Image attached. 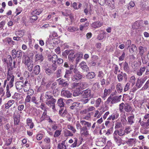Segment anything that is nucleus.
I'll list each match as a JSON object with an SVG mask.
<instances>
[{"label":"nucleus","mask_w":149,"mask_h":149,"mask_svg":"<svg viewBox=\"0 0 149 149\" xmlns=\"http://www.w3.org/2000/svg\"><path fill=\"white\" fill-rule=\"evenodd\" d=\"M124 130L122 129H119L115 131L113 133V139L116 143L118 144H120L121 142L120 137L118 136V135L120 136H122L125 135Z\"/></svg>","instance_id":"obj_1"},{"label":"nucleus","mask_w":149,"mask_h":149,"mask_svg":"<svg viewBox=\"0 0 149 149\" xmlns=\"http://www.w3.org/2000/svg\"><path fill=\"white\" fill-rule=\"evenodd\" d=\"M86 84L85 82H74L72 84V88L76 90L80 91V90L84 89L86 87Z\"/></svg>","instance_id":"obj_2"},{"label":"nucleus","mask_w":149,"mask_h":149,"mask_svg":"<svg viewBox=\"0 0 149 149\" xmlns=\"http://www.w3.org/2000/svg\"><path fill=\"white\" fill-rule=\"evenodd\" d=\"M15 77H12L10 78H7V79L5 80L4 82L3 87H5L7 83L6 88H10L13 86V83L14 81Z\"/></svg>","instance_id":"obj_3"},{"label":"nucleus","mask_w":149,"mask_h":149,"mask_svg":"<svg viewBox=\"0 0 149 149\" xmlns=\"http://www.w3.org/2000/svg\"><path fill=\"white\" fill-rule=\"evenodd\" d=\"M88 111L87 109H86L81 111L80 112V113L83 115L82 116L83 119L87 120H89L91 119V113H88Z\"/></svg>","instance_id":"obj_4"},{"label":"nucleus","mask_w":149,"mask_h":149,"mask_svg":"<svg viewBox=\"0 0 149 149\" xmlns=\"http://www.w3.org/2000/svg\"><path fill=\"white\" fill-rule=\"evenodd\" d=\"M144 82V81L143 80H141L138 79L136 81L135 86L132 89V91L134 92L137 89L140 88Z\"/></svg>","instance_id":"obj_5"},{"label":"nucleus","mask_w":149,"mask_h":149,"mask_svg":"<svg viewBox=\"0 0 149 149\" xmlns=\"http://www.w3.org/2000/svg\"><path fill=\"white\" fill-rule=\"evenodd\" d=\"M61 94L62 96L67 98L71 97L72 95V93L69 91L66 90L64 88L62 89Z\"/></svg>","instance_id":"obj_6"},{"label":"nucleus","mask_w":149,"mask_h":149,"mask_svg":"<svg viewBox=\"0 0 149 149\" xmlns=\"http://www.w3.org/2000/svg\"><path fill=\"white\" fill-rule=\"evenodd\" d=\"M117 79L119 82L122 81L123 79L126 81L127 79V75L126 73L121 72L120 73L118 74Z\"/></svg>","instance_id":"obj_7"},{"label":"nucleus","mask_w":149,"mask_h":149,"mask_svg":"<svg viewBox=\"0 0 149 149\" xmlns=\"http://www.w3.org/2000/svg\"><path fill=\"white\" fill-rule=\"evenodd\" d=\"M12 56L13 58L16 57L21 58L22 56V52L20 50H19L16 51L15 49H13L12 51Z\"/></svg>","instance_id":"obj_8"},{"label":"nucleus","mask_w":149,"mask_h":149,"mask_svg":"<svg viewBox=\"0 0 149 149\" xmlns=\"http://www.w3.org/2000/svg\"><path fill=\"white\" fill-rule=\"evenodd\" d=\"M82 77L80 73H77L72 76L71 78L72 81L77 82L81 79L82 78Z\"/></svg>","instance_id":"obj_9"},{"label":"nucleus","mask_w":149,"mask_h":149,"mask_svg":"<svg viewBox=\"0 0 149 149\" xmlns=\"http://www.w3.org/2000/svg\"><path fill=\"white\" fill-rule=\"evenodd\" d=\"M80 123L83 126L82 127L86 128L87 129H89L91 126V123L86 121L84 120H81Z\"/></svg>","instance_id":"obj_10"},{"label":"nucleus","mask_w":149,"mask_h":149,"mask_svg":"<svg viewBox=\"0 0 149 149\" xmlns=\"http://www.w3.org/2000/svg\"><path fill=\"white\" fill-rule=\"evenodd\" d=\"M24 83L22 81H17L15 83V86L16 89L19 91L23 88Z\"/></svg>","instance_id":"obj_11"},{"label":"nucleus","mask_w":149,"mask_h":149,"mask_svg":"<svg viewBox=\"0 0 149 149\" xmlns=\"http://www.w3.org/2000/svg\"><path fill=\"white\" fill-rule=\"evenodd\" d=\"M103 25L102 23L99 21H96L92 23L91 24V27L94 29L99 28Z\"/></svg>","instance_id":"obj_12"},{"label":"nucleus","mask_w":149,"mask_h":149,"mask_svg":"<svg viewBox=\"0 0 149 149\" xmlns=\"http://www.w3.org/2000/svg\"><path fill=\"white\" fill-rule=\"evenodd\" d=\"M56 100L54 98L46 100L45 101L46 104L49 107H52V106L55 104Z\"/></svg>","instance_id":"obj_13"},{"label":"nucleus","mask_w":149,"mask_h":149,"mask_svg":"<svg viewBox=\"0 0 149 149\" xmlns=\"http://www.w3.org/2000/svg\"><path fill=\"white\" fill-rule=\"evenodd\" d=\"M80 133L82 136H87L89 135L88 129L86 128L82 127L80 130Z\"/></svg>","instance_id":"obj_14"},{"label":"nucleus","mask_w":149,"mask_h":149,"mask_svg":"<svg viewBox=\"0 0 149 149\" xmlns=\"http://www.w3.org/2000/svg\"><path fill=\"white\" fill-rule=\"evenodd\" d=\"M57 81H58L59 85L63 87L67 86L68 85L67 81H65L64 79L61 78H59Z\"/></svg>","instance_id":"obj_15"},{"label":"nucleus","mask_w":149,"mask_h":149,"mask_svg":"<svg viewBox=\"0 0 149 149\" xmlns=\"http://www.w3.org/2000/svg\"><path fill=\"white\" fill-rule=\"evenodd\" d=\"M30 85L29 82L27 79H26L25 81L23 86V90L25 92H27L28 90L30 88Z\"/></svg>","instance_id":"obj_16"},{"label":"nucleus","mask_w":149,"mask_h":149,"mask_svg":"<svg viewBox=\"0 0 149 149\" xmlns=\"http://www.w3.org/2000/svg\"><path fill=\"white\" fill-rule=\"evenodd\" d=\"M121 97L122 96L120 95L119 96H115L112 97V100L111 101V103L113 104L119 102L120 100Z\"/></svg>","instance_id":"obj_17"},{"label":"nucleus","mask_w":149,"mask_h":149,"mask_svg":"<svg viewBox=\"0 0 149 149\" xmlns=\"http://www.w3.org/2000/svg\"><path fill=\"white\" fill-rule=\"evenodd\" d=\"M91 90L88 89L83 91L82 96L84 98H86L89 97L91 95Z\"/></svg>","instance_id":"obj_18"},{"label":"nucleus","mask_w":149,"mask_h":149,"mask_svg":"<svg viewBox=\"0 0 149 149\" xmlns=\"http://www.w3.org/2000/svg\"><path fill=\"white\" fill-rule=\"evenodd\" d=\"M126 143L130 146H132L136 143V140L134 139H130L126 141Z\"/></svg>","instance_id":"obj_19"},{"label":"nucleus","mask_w":149,"mask_h":149,"mask_svg":"<svg viewBox=\"0 0 149 149\" xmlns=\"http://www.w3.org/2000/svg\"><path fill=\"white\" fill-rule=\"evenodd\" d=\"M81 68L85 71H87L88 70V68L85 62L82 61L80 64Z\"/></svg>","instance_id":"obj_20"},{"label":"nucleus","mask_w":149,"mask_h":149,"mask_svg":"<svg viewBox=\"0 0 149 149\" xmlns=\"http://www.w3.org/2000/svg\"><path fill=\"white\" fill-rule=\"evenodd\" d=\"M139 50L140 55L142 56L147 51V48L145 47L140 46L139 47Z\"/></svg>","instance_id":"obj_21"},{"label":"nucleus","mask_w":149,"mask_h":149,"mask_svg":"<svg viewBox=\"0 0 149 149\" xmlns=\"http://www.w3.org/2000/svg\"><path fill=\"white\" fill-rule=\"evenodd\" d=\"M26 124L28 126H29L30 129H32L34 127L33 123L32 122V119L28 118L26 119Z\"/></svg>","instance_id":"obj_22"},{"label":"nucleus","mask_w":149,"mask_h":149,"mask_svg":"<svg viewBox=\"0 0 149 149\" xmlns=\"http://www.w3.org/2000/svg\"><path fill=\"white\" fill-rule=\"evenodd\" d=\"M146 68V67L145 66L141 67L140 70L136 72V74L139 76L142 75L143 73L145 71Z\"/></svg>","instance_id":"obj_23"},{"label":"nucleus","mask_w":149,"mask_h":149,"mask_svg":"<svg viewBox=\"0 0 149 149\" xmlns=\"http://www.w3.org/2000/svg\"><path fill=\"white\" fill-rule=\"evenodd\" d=\"M116 88L118 93H121L123 90V88L121 84L120 83H118L116 85Z\"/></svg>","instance_id":"obj_24"},{"label":"nucleus","mask_w":149,"mask_h":149,"mask_svg":"<svg viewBox=\"0 0 149 149\" xmlns=\"http://www.w3.org/2000/svg\"><path fill=\"white\" fill-rule=\"evenodd\" d=\"M134 115L133 114H132L128 117L127 120L129 124L132 125L134 123Z\"/></svg>","instance_id":"obj_25"},{"label":"nucleus","mask_w":149,"mask_h":149,"mask_svg":"<svg viewBox=\"0 0 149 149\" xmlns=\"http://www.w3.org/2000/svg\"><path fill=\"white\" fill-rule=\"evenodd\" d=\"M48 116H49L47 115V111L45 110L43 113L42 116L40 118V121L41 122L45 120L46 118V119L47 118Z\"/></svg>","instance_id":"obj_26"},{"label":"nucleus","mask_w":149,"mask_h":149,"mask_svg":"<svg viewBox=\"0 0 149 149\" xmlns=\"http://www.w3.org/2000/svg\"><path fill=\"white\" fill-rule=\"evenodd\" d=\"M15 102L14 100H11L8 101L7 103L5 104V108L8 109L9 108L12 104H13Z\"/></svg>","instance_id":"obj_27"},{"label":"nucleus","mask_w":149,"mask_h":149,"mask_svg":"<svg viewBox=\"0 0 149 149\" xmlns=\"http://www.w3.org/2000/svg\"><path fill=\"white\" fill-rule=\"evenodd\" d=\"M45 97L47 100L52 99V93L51 91H48L46 92L45 93Z\"/></svg>","instance_id":"obj_28"},{"label":"nucleus","mask_w":149,"mask_h":149,"mask_svg":"<svg viewBox=\"0 0 149 149\" xmlns=\"http://www.w3.org/2000/svg\"><path fill=\"white\" fill-rule=\"evenodd\" d=\"M36 61H39L40 62H41L43 60V57L41 54H36L35 56Z\"/></svg>","instance_id":"obj_29"},{"label":"nucleus","mask_w":149,"mask_h":149,"mask_svg":"<svg viewBox=\"0 0 149 149\" xmlns=\"http://www.w3.org/2000/svg\"><path fill=\"white\" fill-rule=\"evenodd\" d=\"M32 62L30 60V58L28 56H26L23 59V62L25 65Z\"/></svg>","instance_id":"obj_30"},{"label":"nucleus","mask_w":149,"mask_h":149,"mask_svg":"<svg viewBox=\"0 0 149 149\" xmlns=\"http://www.w3.org/2000/svg\"><path fill=\"white\" fill-rule=\"evenodd\" d=\"M63 99L60 98L58 100L57 104L60 107H63L64 106V103L63 101Z\"/></svg>","instance_id":"obj_31"},{"label":"nucleus","mask_w":149,"mask_h":149,"mask_svg":"<svg viewBox=\"0 0 149 149\" xmlns=\"http://www.w3.org/2000/svg\"><path fill=\"white\" fill-rule=\"evenodd\" d=\"M40 71V66L38 65H36L34 68V73L36 75H38Z\"/></svg>","instance_id":"obj_32"},{"label":"nucleus","mask_w":149,"mask_h":149,"mask_svg":"<svg viewBox=\"0 0 149 149\" xmlns=\"http://www.w3.org/2000/svg\"><path fill=\"white\" fill-rule=\"evenodd\" d=\"M42 9H37L34 10L33 11H32L31 14L32 15H38L42 13Z\"/></svg>","instance_id":"obj_33"},{"label":"nucleus","mask_w":149,"mask_h":149,"mask_svg":"<svg viewBox=\"0 0 149 149\" xmlns=\"http://www.w3.org/2000/svg\"><path fill=\"white\" fill-rule=\"evenodd\" d=\"M13 68L10 67V68H9L8 69V73L7 76V78H10V77H14V76L12 74V70Z\"/></svg>","instance_id":"obj_34"},{"label":"nucleus","mask_w":149,"mask_h":149,"mask_svg":"<svg viewBox=\"0 0 149 149\" xmlns=\"http://www.w3.org/2000/svg\"><path fill=\"white\" fill-rule=\"evenodd\" d=\"M67 113V111L65 110H64L63 109L61 108L59 110V113L62 117H64L66 115Z\"/></svg>","instance_id":"obj_35"},{"label":"nucleus","mask_w":149,"mask_h":149,"mask_svg":"<svg viewBox=\"0 0 149 149\" xmlns=\"http://www.w3.org/2000/svg\"><path fill=\"white\" fill-rule=\"evenodd\" d=\"M21 113V111H15L13 114V118L20 119V114Z\"/></svg>","instance_id":"obj_36"},{"label":"nucleus","mask_w":149,"mask_h":149,"mask_svg":"<svg viewBox=\"0 0 149 149\" xmlns=\"http://www.w3.org/2000/svg\"><path fill=\"white\" fill-rule=\"evenodd\" d=\"M123 69L124 71L128 72L130 71V68L128 66V64L126 62H125L123 65Z\"/></svg>","instance_id":"obj_37"},{"label":"nucleus","mask_w":149,"mask_h":149,"mask_svg":"<svg viewBox=\"0 0 149 149\" xmlns=\"http://www.w3.org/2000/svg\"><path fill=\"white\" fill-rule=\"evenodd\" d=\"M95 76V73L93 72H89L86 75L87 78L88 79H92Z\"/></svg>","instance_id":"obj_38"},{"label":"nucleus","mask_w":149,"mask_h":149,"mask_svg":"<svg viewBox=\"0 0 149 149\" xmlns=\"http://www.w3.org/2000/svg\"><path fill=\"white\" fill-rule=\"evenodd\" d=\"M64 135L65 136H73V134L67 129H65L64 130Z\"/></svg>","instance_id":"obj_39"},{"label":"nucleus","mask_w":149,"mask_h":149,"mask_svg":"<svg viewBox=\"0 0 149 149\" xmlns=\"http://www.w3.org/2000/svg\"><path fill=\"white\" fill-rule=\"evenodd\" d=\"M16 35L19 38L22 37L24 34V31L23 30L18 31L16 32Z\"/></svg>","instance_id":"obj_40"},{"label":"nucleus","mask_w":149,"mask_h":149,"mask_svg":"<svg viewBox=\"0 0 149 149\" xmlns=\"http://www.w3.org/2000/svg\"><path fill=\"white\" fill-rule=\"evenodd\" d=\"M62 15L65 16H68L70 15L71 14L70 10H65L64 11L62 12Z\"/></svg>","instance_id":"obj_41"},{"label":"nucleus","mask_w":149,"mask_h":149,"mask_svg":"<svg viewBox=\"0 0 149 149\" xmlns=\"http://www.w3.org/2000/svg\"><path fill=\"white\" fill-rule=\"evenodd\" d=\"M102 102V99L100 98H99L95 101V106L96 107H98Z\"/></svg>","instance_id":"obj_42"},{"label":"nucleus","mask_w":149,"mask_h":149,"mask_svg":"<svg viewBox=\"0 0 149 149\" xmlns=\"http://www.w3.org/2000/svg\"><path fill=\"white\" fill-rule=\"evenodd\" d=\"M89 24V23L88 22H86L85 24L84 25L81 24L80 26V30L81 31H82L84 28L88 26Z\"/></svg>","instance_id":"obj_43"},{"label":"nucleus","mask_w":149,"mask_h":149,"mask_svg":"<svg viewBox=\"0 0 149 149\" xmlns=\"http://www.w3.org/2000/svg\"><path fill=\"white\" fill-rule=\"evenodd\" d=\"M112 118V120H114L117 119L119 116V114L117 113H114L111 115Z\"/></svg>","instance_id":"obj_44"},{"label":"nucleus","mask_w":149,"mask_h":149,"mask_svg":"<svg viewBox=\"0 0 149 149\" xmlns=\"http://www.w3.org/2000/svg\"><path fill=\"white\" fill-rule=\"evenodd\" d=\"M57 56L54 54L53 55L52 57L50 59V61H51L52 63H53V64H55L56 63V62L57 61Z\"/></svg>","instance_id":"obj_45"},{"label":"nucleus","mask_w":149,"mask_h":149,"mask_svg":"<svg viewBox=\"0 0 149 149\" xmlns=\"http://www.w3.org/2000/svg\"><path fill=\"white\" fill-rule=\"evenodd\" d=\"M143 23V22L142 21L138 20L136 21L134 23L135 25L137 26V27L136 28L137 29L139 28V27H140Z\"/></svg>","instance_id":"obj_46"},{"label":"nucleus","mask_w":149,"mask_h":149,"mask_svg":"<svg viewBox=\"0 0 149 149\" xmlns=\"http://www.w3.org/2000/svg\"><path fill=\"white\" fill-rule=\"evenodd\" d=\"M57 148L58 149H66V146L63 143L58 144Z\"/></svg>","instance_id":"obj_47"},{"label":"nucleus","mask_w":149,"mask_h":149,"mask_svg":"<svg viewBox=\"0 0 149 149\" xmlns=\"http://www.w3.org/2000/svg\"><path fill=\"white\" fill-rule=\"evenodd\" d=\"M33 62H32L26 65L27 66V68L30 71H31L32 70L33 67Z\"/></svg>","instance_id":"obj_48"},{"label":"nucleus","mask_w":149,"mask_h":149,"mask_svg":"<svg viewBox=\"0 0 149 149\" xmlns=\"http://www.w3.org/2000/svg\"><path fill=\"white\" fill-rule=\"evenodd\" d=\"M132 110L131 107L128 104H126L125 106L124 110L127 112L130 111Z\"/></svg>","instance_id":"obj_49"},{"label":"nucleus","mask_w":149,"mask_h":149,"mask_svg":"<svg viewBox=\"0 0 149 149\" xmlns=\"http://www.w3.org/2000/svg\"><path fill=\"white\" fill-rule=\"evenodd\" d=\"M136 49L137 48L136 46L134 44H132L130 46V49L129 50L130 52H134L136 50Z\"/></svg>","instance_id":"obj_50"},{"label":"nucleus","mask_w":149,"mask_h":149,"mask_svg":"<svg viewBox=\"0 0 149 149\" xmlns=\"http://www.w3.org/2000/svg\"><path fill=\"white\" fill-rule=\"evenodd\" d=\"M34 47L35 49L38 50L39 51L42 52L43 51V49L42 47H40L38 44H35Z\"/></svg>","instance_id":"obj_51"},{"label":"nucleus","mask_w":149,"mask_h":149,"mask_svg":"<svg viewBox=\"0 0 149 149\" xmlns=\"http://www.w3.org/2000/svg\"><path fill=\"white\" fill-rule=\"evenodd\" d=\"M101 114L102 113H101L100 112L99 113V111L98 110H96L95 111L94 117H96L97 118H99L101 117Z\"/></svg>","instance_id":"obj_52"},{"label":"nucleus","mask_w":149,"mask_h":149,"mask_svg":"<svg viewBox=\"0 0 149 149\" xmlns=\"http://www.w3.org/2000/svg\"><path fill=\"white\" fill-rule=\"evenodd\" d=\"M78 30L77 28L73 26H70L68 29V30L70 32H73Z\"/></svg>","instance_id":"obj_53"},{"label":"nucleus","mask_w":149,"mask_h":149,"mask_svg":"<svg viewBox=\"0 0 149 149\" xmlns=\"http://www.w3.org/2000/svg\"><path fill=\"white\" fill-rule=\"evenodd\" d=\"M62 70L61 68H60L56 71V75L58 78L60 77L61 76Z\"/></svg>","instance_id":"obj_54"},{"label":"nucleus","mask_w":149,"mask_h":149,"mask_svg":"<svg viewBox=\"0 0 149 149\" xmlns=\"http://www.w3.org/2000/svg\"><path fill=\"white\" fill-rule=\"evenodd\" d=\"M67 128L69 130H71L73 133H75L76 132V130L74 127L70 125H68Z\"/></svg>","instance_id":"obj_55"},{"label":"nucleus","mask_w":149,"mask_h":149,"mask_svg":"<svg viewBox=\"0 0 149 149\" xmlns=\"http://www.w3.org/2000/svg\"><path fill=\"white\" fill-rule=\"evenodd\" d=\"M136 80V78L135 76H132L130 78L129 81L132 83L133 85L135 84V82Z\"/></svg>","instance_id":"obj_56"},{"label":"nucleus","mask_w":149,"mask_h":149,"mask_svg":"<svg viewBox=\"0 0 149 149\" xmlns=\"http://www.w3.org/2000/svg\"><path fill=\"white\" fill-rule=\"evenodd\" d=\"M132 130L131 129L130 127H126L125 130H124L125 132V134H128L130 133V132L132 131Z\"/></svg>","instance_id":"obj_57"},{"label":"nucleus","mask_w":149,"mask_h":149,"mask_svg":"<svg viewBox=\"0 0 149 149\" xmlns=\"http://www.w3.org/2000/svg\"><path fill=\"white\" fill-rule=\"evenodd\" d=\"M61 130H56L54 132V137H58L61 134Z\"/></svg>","instance_id":"obj_58"},{"label":"nucleus","mask_w":149,"mask_h":149,"mask_svg":"<svg viewBox=\"0 0 149 149\" xmlns=\"http://www.w3.org/2000/svg\"><path fill=\"white\" fill-rule=\"evenodd\" d=\"M31 98L30 96H29V95H27L24 101V103L26 104L30 102L31 100Z\"/></svg>","instance_id":"obj_59"},{"label":"nucleus","mask_w":149,"mask_h":149,"mask_svg":"<svg viewBox=\"0 0 149 149\" xmlns=\"http://www.w3.org/2000/svg\"><path fill=\"white\" fill-rule=\"evenodd\" d=\"M128 5L129 6H128L127 8L128 10H130V8L134 7L135 3L134 1H131L130 2Z\"/></svg>","instance_id":"obj_60"},{"label":"nucleus","mask_w":149,"mask_h":149,"mask_svg":"<svg viewBox=\"0 0 149 149\" xmlns=\"http://www.w3.org/2000/svg\"><path fill=\"white\" fill-rule=\"evenodd\" d=\"M131 44V42L130 40H128L125 42V46L127 47V49L129 48Z\"/></svg>","instance_id":"obj_61"},{"label":"nucleus","mask_w":149,"mask_h":149,"mask_svg":"<svg viewBox=\"0 0 149 149\" xmlns=\"http://www.w3.org/2000/svg\"><path fill=\"white\" fill-rule=\"evenodd\" d=\"M74 142L73 143H72L71 146L70 147L71 148H74L75 147L77 146V138H74Z\"/></svg>","instance_id":"obj_62"},{"label":"nucleus","mask_w":149,"mask_h":149,"mask_svg":"<svg viewBox=\"0 0 149 149\" xmlns=\"http://www.w3.org/2000/svg\"><path fill=\"white\" fill-rule=\"evenodd\" d=\"M71 71L66 70L65 74L64 75V77L67 78H69L70 74H71Z\"/></svg>","instance_id":"obj_63"},{"label":"nucleus","mask_w":149,"mask_h":149,"mask_svg":"<svg viewBox=\"0 0 149 149\" xmlns=\"http://www.w3.org/2000/svg\"><path fill=\"white\" fill-rule=\"evenodd\" d=\"M27 92V95H29L30 96L32 95L34 92L33 90L30 88L29 89Z\"/></svg>","instance_id":"obj_64"}]
</instances>
